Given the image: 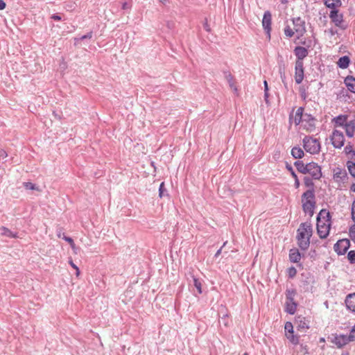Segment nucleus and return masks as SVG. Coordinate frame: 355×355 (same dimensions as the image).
<instances>
[{
  "label": "nucleus",
  "mask_w": 355,
  "mask_h": 355,
  "mask_svg": "<svg viewBox=\"0 0 355 355\" xmlns=\"http://www.w3.org/2000/svg\"><path fill=\"white\" fill-rule=\"evenodd\" d=\"M331 218L330 212L325 209H321L317 216V233L322 239H326L329 234L331 225Z\"/></svg>",
  "instance_id": "1"
},
{
  "label": "nucleus",
  "mask_w": 355,
  "mask_h": 355,
  "mask_svg": "<svg viewBox=\"0 0 355 355\" xmlns=\"http://www.w3.org/2000/svg\"><path fill=\"white\" fill-rule=\"evenodd\" d=\"M297 239L299 247L302 250L308 249L310 245V238L312 236L313 228L310 222L300 224L297 230Z\"/></svg>",
  "instance_id": "2"
},
{
  "label": "nucleus",
  "mask_w": 355,
  "mask_h": 355,
  "mask_svg": "<svg viewBox=\"0 0 355 355\" xmlns=\"http://www.w3.org/2000/svg\"><path fill=\"white\" fill-rule=\"evenodd\" d=\"M302 204L303 211L312 217L316 207L315 190H306L302 193Z\"/></svg>",
  "instance_id": "3"
},
{
  "label": "nucleus",
  "mask_w": 355,
  "mask_h": 355,
  "mask_svg": "<svg viewBox=\"0 0 355 355\" xmlns=\"http://www.w3.org/2000/svg\"><path fill=\"white\" fill-rule=\"evenodd\" d=\"M304 150L311 154H317L320 150V143L317 138L306 136L303 139Z\"/></svg>",
  "instance_id": "4"
},
{
  "label": "nucleus",
  "mask_w": 355,
  "mask_h": 355,
  "mask_svg": "<svg viewBox=\"0 0 355 355\" xmlns=\"http://www.w3.org/2000/svg\"><path fill=\"white\" fill-rule=\"evenodd\" d=\"M296 295L295 289H287L286 291V311L291 315H293L297 310V303L294 298Z\"/></svg>",
  "instance_id": "5"
},
{
  "label": "nucleus",
  "mask_w": 355,
  "mask_h": 355,
  "mask_svg": "<svg viewBox=\"0 0 355 355\" xmlns=\"http://www.w3.org/2000/svg\"><path fill=\"white\" fill-rule=\"evenodd\" d=\"M355 340L354 335H345V334H339L335 335L331 342L335 344L338 348H342L347 344H348L351 341Z\"/></svg>",
  "instance_id": "6"
},
{
  "label": "nucleus",
  "mask_w": 355,
  "mask_h": 355,
  "mask_svg": "<svg viewBox=\"0 0 355 355\" xmlns=\"http://www.w3.org/2000/svg\"><path fill=\"white\" fill-rule=\"evenodd\" d=\"M316 119L310 114H304L303 119L300 121L301 126L309 132L315 130Z\"/></svg>",
  "instance_id": "7"
},
{
  "label": "nucleus",
  "mask_w": 355,
  "mask_h": 355,
  "mask_svg": "<svg viewBox=\"0 0 355 355\" xmlns=\"http://www.w3.org/2000/svg\"><path fill=\"white\" fill-rule=\"evenodd\" d=\"M350 247V241L348 239H343L337 241L334 245V250L339 255L345 254Z\"/></svg>",
  "instance_id": "8"
},
{
  "label": "nucleus",
  "mask_w": 355,
  "mask_h": 355,
  "mask_svg": "<svg viewBox=\"0 0 355 355\" xmlns=\"http://www.w3.org/2000/svg\"><path fill=\"white\" fill-rule=\"evenodd\" d=\"M307 173L310 174L313 179L320 180L322 176L321 167L315 162L308 163Z\"/></svg>",
  "instance_id": "9"
},
{
  "label": "nucleus",
  "mask_w": 355,
  "mask_h": 355,
  "mask_svg": "<svg viewBox=\"0 0 355 355\" xmlns=\"http://www.w3.org/2000/svg\"><path fill=\"white\" fill-rule=\"evenodd\" d=\"M271 24H272V15L269 10H266L263 13V19H262V26L266 32L268 38L270 39V32H271Z\"/></svg>",
  "instance_id": "10"
},
{
  "label": "nucleus",
  "mask_w": 355,
  "mask_h": 355,
  "mask_svg": "<svg viewBox=\"0 0 355 355\" xmlns=\"http://www.w3.org/2000/svg\"><path fill=\"white\" fill-rule=\"evenodd\" d=\"M293 24L295 31L299 35L298 37L302 36L306 32L305 21L300 17H295L293 19Z\"/></svg>",
  "instance_id": "11"
},
{
  "label": "nucleus",
  "mask_w": 355,
  "mask_h": 355,
  "mask_svg": "<svg viewBox=\"0 0 355 355\" xmlns=\"http://www.w3.org/2000/svg\"><path fill=\"white\" fill-rule=\"evenodd\" d=\"M293 52L297 58L296 63H303V60L309 55L307 48L301 46H295Z\"/></svg>",
  "instance_id": "12"
},
{
  "label": "nucleus",
  "mask_w": 355,
  "mask_h": 355,
  "mask_svg": "<svg viewBox=\"0 0 355 355\" xmlns=\"http://www.w3.org/2000/svg\"><path fill=\"white\" fill-rule=\"evenodd\" d=\"M329 17L336 26L345 29V27L341 26V24L343 22V15L339 14L338 10H331Z\"/></svg>",
  "instance_id": "13"
},
{
  "label": "nucleus",
  "mask_w": 355,
  "mask_h": 355,
  "mask_svg": "<svg viewBox=\"0 0 355 355\" xmlns=\"http://www.w3.org/2000/svg\"><path fill=\"white\" fill-rule=\"evenodd\" d=\"M304 77V63H296L295 66V80L297 84H300Z\"/></svg>",
  "instance_id": "14"
},
{
  "label": "nucleus",
  "mask_w": 355,
  "mask_h": 355,
  "mask_svg": "<svg viewBox=\"0 0 355 355\" xmlns=\"http://www.w3.org/2000/svg\"><path fill=\"white\" fill-rule=\"evenodd\" d=\"M331 141L336 148H340L345 143L344 135H331Z\"/></svg>",
  "instance_id": "15"
},
{
  "label": "nucleus",
  "mask_w": 355,
  "mask_h": 355,
  "mask_svg": "<svg viewBox=\"0 0 355 355\" xmlns=\"http://www.w3.org/2000/svg\"><path fill=\"white\" fill-rule=\"evenodd\" d=\"M345 302L347 309L355 313V293L348 294Z\"/></svg>",
  "instance_id": "16"
},
{
  "label": "nucleus",
  "mask_w": 355,
  "mask_h": 355,
  "mask_svg": "<svg viewBox=\"0 0 355 355\" xmlns=\"http://www.w3.org/2000/svg\"><path fill=\"white\" fill-rule=\"evenodd\" d=\"M302 255L297 248H292L289 251V260L292 263H297L301 259Z\"/></svg>",
  "instance_id": "17"
},
{
  "label": "nucleus",
  "mask_w": 355,
  "mask_h": 355,
  "mask_svg": "<svg viewBox=\"0 0 355 355\" xmlns=\"http://www.w3.org/2000/svg\"><path fill=\"white\" fill-rule=\"evenodd\" d=\"M344 83L348 91L355 94V78L353 76H347L344 80Z\"/></svg>",
  "instance_id": "18"
},
{
  "label": "nucleus",
  "mask_w": 355,
  "mask_h": 355,
  "mask_svg": "<svg viewBox=\"0 0 355 355\" xmlns=\"http://www.w3.org/2000/svg\"><path fill=\"white\" fill-rule=\"evenodd\" d=\"M296 324L298 330H305L309 328V321L303 317H297Z\"/></svg>",
  "instance_id": "19"
},
{
  "label": "nucleus",
  "mask_w": 355,
  "mask_h": 355,
  "mask_svg": "<svg viewBox=\"0 0 355 355\" xmlns=\"http://www.w3.org/2000/svg\"><path fill=\"white\" fill-rule=\"evenodd\" d=\"M324 6L331 10H338L342 6L341 0H323Z\"/></svg>",
  "instance_id": "20"
},
{
  "label": "nucleus",
  "mask_w": 355,
  "mask_h": 355,
  "mask_svg": "<svg viewBox=\"0 0 355 355\" xmlns=\"http://www.w3.org/2000/svg\"><path fill=\"white\" fill-rule=\"evenodd\" d=\"M316 43H317V39L314 36H312L311 37L306 38L300 42V44L304 46L303 47L307 48V50L309 49H313L315 46Z\"/></svg>",
  "instance_id": "21"
},
{
  "label": "nucleus",
  "mask_w": 355,
  "mask_h": 355,
  "mask_svg": "<svg viewBox=\"0 0 355 355\" xmlns=\"http://www.w3.org/2000/svg\"><path fill=\"white\" fill-rule=\"evenodd\" d=\"M350 62L351 60L349 56L343 55L338 59L337 65L339 68L345 69L349 67Z\"/></svg>",
  "instance_id": "22"
},
{
  "label": "nucleus",
  "mask_w": 355,
  "mask_h": 355,
  "mask_svg": "<svg viewBox=\"0 0 355 355\" xmlns=\"http://www.w3.org/2000/svg\"><path fill=\"white\" fill-rule=\"evenodd\" d=\"M336 127H343L347 121V116L344 114H340L335 117L334 119Z\"/></svg>",
  "instance_id": "23"
},
{
  "label": "nucleus",
  "mask_w": 355,
  "mask_h": 355,
  "mask_svg": "<svg viewBox=\"0 0 355 355\" xmlns=\"http://www.w3.org/2000/svg\"><path fill=\"white\" fill-rule=\"evenodd\" d=\"M294 166L296 167L298 172L302 174L307 173L308 164H304L302 161H296L294 162Z\"/></svg>",
  "instance_id": "24"
},
{
  "label": "nucleus",
  "mask_w": 355,
  "mask_h": 355,
  "mask_svg": "<svg viewBox=\"0 0 355 355\" xmlns=\"http://www.w3.org/2000/svg\"><path fill=\"white\" fill-rule=\"evenodd\" d=\"M304 107H300L297 109L295 117H294V122L296 125H299L300 123V121L303 119L304 117Z\"/></svg>",
  "instance_id": "25"
},
{
  "label": "nucleus",
  "mask_w": 355,
  "mask_h": 355,
  "mask_svg": "<svg viewBox=\"0 0 355 355\" xmlns=\"http://www.w3.org/2000/svg\"><path fill=\"white\" fill-rule=\"evenodd\" d=\"M304 153L303 150L300 148L295 146L291 149V155L295 159H300L304 156Z\"/></svg>",
  "instance_id": "26"
},
{
  "label": "nucleus",
  "mask_w": 355,
  "mask_h": 355,
  "mask_svg": "<svg viewBox=\"0 0 355 355\" xmlns=\"http://www.w3.org/2000/svg\"><path fill=\"white\" fill-rule=\"evenodd\" d=\"M223 73H224V77L227 80L230 87L231 88H234V89L236 91L237 89L236 87H235L234 85V77L231 74V73L229 71H223Z\"/></svg>",
  "instance_id": "27"
},
{
  "label": "nucleus",
  "mask_w": 355,
  "mask_h": 355,
  "mask_svg": "<svg viewBox=\"0 0 355 355\" xmlns=\"http://www.w3.org/2000/svg\"><path fill=\"white\" fill-rule=\"evenodd\" d=\"M1 235L8 237V238H17V232H12L10 230L6 227H2L1 228Z\"/></svg>",
  "instance_id": "28"
},
{
  "label": "nucleus",
  "mask_w": 355,
  "mask_h": 355,
  "mask_svg": "<svg viewBox=\"0 0 355 355\" xmlns=\"http://www.w3.org/2000/svg\"><path fill=\"white\" fill-rule=\"evenodd\" d=\"M345 133H354L355 130V123L354 121H347V123L343 127Z\"/></svg>",
  "instance_id": "29"
},
{
  "label": "nucleus",
  "mask_w": 355,
  "mask_h": 355,
  "mask_svg": "<svg viewBox=\"0 0 355 355\" xmlns=\"http://www.w3.org/2000/svg\"><path fill=\"white\" fill-rule=\"evenodd\" d=\"M304 185L309 188L308 190H311V189L315 190L314 189V183H313L312 177L310 178L308 176H305L304 178Z\"/></svg>",
  "instance_id": "30"
},
{
  "label": "nucleus",
  "mask_w": 355,
  "mask_h": 355,
  "mask_svg": "<svg viewBox=\"0 0 355 355\" xmlns=\"http://www.w3.org/2000/svg\"><path fill=\"white\" fill-rule=\"evenodd\" d=\"M168 196V194L167 190L165 188L164 182H162L159 184V198H162L164 196Z\"/></svg>",
  "instance_id": "31"
},
{
  "label": "nucleus",
  "mask_w": 355,
  "mask_h": 355,
  "mask_svg": "<svg viewBox=\"0 0 355 355\" xmlns=\"http://www.w3.org/2000/svg\"><path fill=\"white\" fill-rule=\"evenodd\" d=\"M92 35H93V32L92 31H90L89 33H87V34L84 35H82L80 37H76L74 38V40H75V43L74 44L76 45L79 41L80 40H87V39H91L92 37Z\"/></svg>",
  "instance_id": "32"
},
{
  "label": "nucleus",
  "mask_w": 355,
  "mask_h": 355,
  "mask_svg": "<svg viewBox=\"0 0 355 355\" xmlns=\"http://www.w3.org/2000/svg\"><path fill=\"white\" fill-rule=\"evenodd\" d=\"M347 166L350 175L352 177L355 178V162L348 161L347 163Z\"/></svg>",
  "instance_id": "33"
},
{
  "label": "nucleus",
  "mask_w": 355,
  "mask_h": 355,
  "mask_svg": "<svg viewBox=\"0 0 355 355\" xmlns=\"http://www.w3.org/2000/svg\"><path fill=\"white\" fill-rule=\"evenodd\" d=\"M193 280L194 286L196 288L198 293L201 294L202 293L201 282L194 276H193Z\"/></svg>",
  "instance_id": "34"
},
{
  "label": "nucleus",
  "mask_w": 355,
  "mask_h": 355,
  "mask_svg": "<svg viewBox=\"0 0 355 355\" xmlns=\"http://www.w3.org/2000/svg\"><path fill=\"white\" fill-rule=\"evenodd\" d=\"M338 171L334 174V178L344 180L347 177V173L345 171H343L341 169L338 168Z\"/></svg>",
  "instance_id": "35"
},
{
  "label": "nucleus",
  "mask_w": 355,
  "mask_h": 355,
  "mask_svg": "<svg viewBox=\"0 0 355 355\" xmlns=\"http://www.w3.org/2000/svg\"><path fill=\"white\" fill-rule=\"evenodd\" d=\"M349 236L351 240L355 243V223L349 227Z\"/></svg>",
  "instance_id": "36"
},
{
  "label": "nucleus",
  "mask_w": 355,
  "mask_h": 355,
  "mask_svg": "<svg viewBox=\"0 0 355 355\" xmlns=\"http://www.w3.org/2000/svg\"><path fill=\"white\" fill-rule=\"evenodd\" d=\"M288 276L290 279H293L297 274V270L294 266H291L287 270Z\"/></svg>",
  "instance_id": "37"
},
{
  "label": "nucleus",
  "mask_w": 355,
  "mask_h": 355,
  "mask_svg": "<svg viewBox=\"0 0 355 355\" xmlns=\"http://www.w3.org/2000/svg\"><path fill=\"white\" fill-rule=\"evenodd\" d=\"M295 32L293 31V29L290 27V26L287 25L284 28V34L288 37H291L294 35Z\"/></svg>",
  "instance_id": "38"
},
{
  "label": "nucleus",
  "mask_w": 355,
  "mask_h": 355,
  "mask_svg": "<svg viewBox=\"0 0 355 355\" xmlns=\"http://www.w3.org/2000/svg\"><path fill=\"white\" fill-rule=\"evenodd\" d=\"M347 259L350 263H355V250H350L348 252Z\"/></svg>",
  "instance_id": "39"
},
{
  "label": "nucleus",
  "mask_w": 355,
  "mask_h": 355,
  "mask_svg": "<svg viewBox=\"0 0 355 355\" xmlns=\"http://www.w3.org/2000/svg\"><path fill=\"white\" fill-rule=\"evenodd\" d=\"M279 73H280V77H281L282 81L284 83L285 88L286 89H288L287 83L286 81V75H285L284 69H281V68L279 69Z\"/></svg>",
  "instance_id": "40"
},
{
  "label": "nucleus",
  "mask_w": 355,
  "mask_h": 355,
  "mask_svg": "<svg viewBox=\"0 0 355 355\" xmlns=\"http://www.w3.org/2000/svg\"><path fill=\"white\" fill-rule=\"evenodd\" d=\"M24 187L26 189L29 190H37V188L36 187L35 184H33L32 182H24Z\"/></svg>",
  "instance_id": "41"
},
{
  "label": "nucleus",
  "mask_w": 355,
  "mask_h": 355,
  "mask_svg": "<svg viewBox=\"0 0 355 355\" xmlns=\"http://www.w3.org/2000/svg\"><path fill=\"white\" fill-rule=\"evenodd\" d=\"M299 352L300 354H302V355L308 354L309 353V348H308L307 345H303V344H300V345Z\"/></svg>",
  "instance_id": "42"
},
{
  "label": "nucleus",
  "mask_w": 355,
  "mask_h": 355,
  "mask_svg": "<svg viewBox=\"0 0 355 355\" xmlns=\"http://www.w3.org/2000/svg\"><path fill=\"white\" fill-rule=\"evenodd\" d=\"M287 338L293 345H297L299 343V338L297 336L292 334L287 336Z\"/></svg>",
  "instance_id": "43"
},
{
  "label": "nucleus",
  "mask_w": 355,
  "mask_h": 355,
  "mask_svg": "<svg viewBox=\"0 0 355 355\" xmlns=\"http://www.w3.org/2000/svg\"><path fill=\"white\" fill-rule=\"evenodd\" d=\"M285 331L288 332V333H291V334H293V324L291 322H287L286 324H285Z\"/></svg>",
  "instance_id": "44"
},
{
  "label": "nucleus",
  "mask_w": 355,
  "mask_h": 355,
  "mask_svg": "<svg viewBox=\"0 0 355 355\" xmlns=\"http://www.w3.org/2000/svg\"><path fill=\"white\" fill-rule=\"evenodd\" d=\"M203 28L207 32H208V33L211 32V27H210L209 24H208V21H207V18L205 19V21L203 22Z\"/></svg>",
  "instance_id": "45"
},
{
  "label": "nucleus",
  "mask_w": 355,
  "mask_h": 355,
  "mask_svg": "<svg viewBox=\"0 0 355 355\" xmlns=\"http://www.w3.org/2000/svg\"><path fill=\"white\" fill-rule=\"evenodd\" d=\"M351 213H352V219L355 223V200L352 202V204Z\"/></svg>",
  "instance_id": "46"
},
{
  "label": "nucleus",
  "mask_w": 355,
  "mask_h": 355,
  "mask_svg": "<svg viewBox=\"0 0 355 355\" xmlns=\"http://www.w3.org/2000/svg\"><path fill=\"white\" fill-rule=\"evenodd\" d=\"M286 169H287L289 172H291V175L293 176V178H296V176H297V175H296L295 172L294 171V170H293V167H292L290 164H286Z\"/></svg>",
  "instance_id": "47"
},
{
  "label": "nucleus",
  "mask_w": 355,
  "mask_h": 355,
  "mask_svg": "<svg viewBox=\"0 0 355 355\" xmlns=\"http://www.w3.org/2000/svg\"><path fill=\"white\" fill-rule=\"evenodd\" d=\"M51 19L55 20V21H61L62 20V17L60 16V14L58 13H55V14H53L51 16Z\"/></svg>",
  "instance_id": "48"
},
{
  "label": "nucleus",
  "mask_w": 355,
  "mask_h": 355,
  "mask_svg": "<svg viewBox=\"0 0 355 355\" xmlns=\"http://www.w3.org/2000/svg\"><path fill=\"white\" fill-rule=\"evenodd\" d=\"M300 96L301 97L303 98V99H305L306 98V91H305V89L303 88V87H300Z\"/></svg>",
  "instance_id": "49"
},
{
  "label": "nucleus",
  "mask_w": 355,
  "mask_h": 355,
  "mask_svg": "<svg viewBox=\"0 0 355 355\" xmlns=\"http://www.w3.org/2000/svg\"><path fill=\"white\" fill-rule=\"evenodd\" d=\"M347 92L346 90H345L344 88H343L340 93L337 94V98H340L342 96H345V95H347Z\"/></svg>",
  "instance_id": "50"
},
{
  "label": "nucleus",
  "mask_w": 355,
  "mask_h": 355,
  "mask_svg": "<svg viewBox=\"0 0 355 355\" xmlns=\"http://www.w3.org/2000/svg\"><path fill=\"white\" fill-rule=\"evenodd\" d=\"M62 239H63L65 241H67V243H69V244L73 243V240L71 237L67 236H65V235H64V234H63Z\"/></svg>",
  "instance_id": "51"
},
{
  "label": "nucleus",
  "mask_w": 355,
  "mask_h": 355,
  "mask_svg": "<svg viewBox=\"0 0 355 355\" xmlns=\"http://www.w3.org/2000/svg\"><path fill=\"white\" fill-rule=\"evenodd\" d=\"M69 263H70V265L71 266L72 268L76 269V275H78L80 271H79V268L77 267V266L76 264H74L73 262L71 260L69 261Z\"/></svg>",
  "instance_id": "52"
},
{
  "label": "nucleus",
  "mask_w": 355,
  "mask_h": 355,
  "mask_svg": "<svg viewBox=\"0 0 355 355\" xmlns=\"http://www.w3.org/2000/svg\"><path fill=\"white\" fill-rule=\"evenodd\" d=\"M7 156H8V154L5 150H0V159H3L6 158Z\"/></svg>",
  "instance_id": "53"
},
{
  "label": "nucleus",
  "mask_w": 355,
  "mask_h": 355,
  "mask_svg": "<svg viewBox=\"0 0 355 355\" xmlns=\"http://www.w3.org/2000/svg\"><path fill=\"white\" fill-rule=\"evenodd\" d=\"M226 243H227V241H225V242L223 243V246H222L220 249H218V250H217V252H216V254H215V255H214V257L217 258V257H218L221 254L222 248H223L224 246H225Z\"/></svg>",
  "instance_id": "54"
},
{
  "label": "nucleus",
  "mask_w": 355,
  "mask_h": 355,
  "mask_svg": "<svg viewBox=\"0 0 355 355\" xmlns=\"http://www.w3.org/2000/svg\"><path fill=\"white\" fill-rule=\"evenodd\" d=\"M345 151H346V153H352L353 154V155H355V151H354V150H353L352 149V147H351V146H349V147H348V146H346V147H345Z\"/></svg>",
  "instance_id": "55"
},
{
  "label": "nucleus",
  "mask_w": 355,
  "mask_h": 355,
  "mask_svg": "<svg viewBox=\"0 0 355 355\" xmlns=\"http://www.w3.org/2000/svg\"><path fill=\"white\" fill-rule=\"evenodd\" d=\"M130 8H131V6H130L127 2H124V3H122L121 8L123 10L130 9Z\"/></svg>",
  "instance_id": "56"
},
{
  "label": "nucleus",
  "mask_w": 355,
  "mask_h": 355,
  "mask_svg": "<svg viewBox=\"0 0 355 355\" xmlns=\"http://www.w3.org/2000/svg\"><path fill=\"white\" fill-rule=\"evenodd\" d=\"M70 246L72 248V250H73L74 253L77 254L78 253V250H79V248L76 246L74 242H73V243H71Z\"/></svg>",
  "instance_id": "57"
},
{
  "label": "nucleus",
  "mask_w": 355,
  "mask_h": 355,
  "mask_svg": "<svg viewBox=\"0 0 355 355\" xmlns=\"http://www.w3.org/2000/svg\"><path fill=\"white\" fill-rule=\"evenodd\" d=\"M293 178L295 179V184H294L295 187L296 189H297V188H299L300 184L299 179H298V178H297V176H296V178Z\"/></svg>",
  "instance_id": "58"
},
{
  "label": "nucleus",
  "mask_w": 355,
  "mask_h": 355,
  "mask_svg": "<svg viewBox=\"0 0 355 355\" xmlns=\"http://www.w3.org/2000/svg\"><path fill=\"white\" fill-rule=\"evenodd\" d=\"M6 6V4L3 0H0V10H3Z\"/></svg>",
  "instance_id": "59"
},
{
  "label": "nucleus",
  "mask_w": 355,
  "mask_h": 355,
  "mask_svg": "<svg viewBox=\"0 0 355 355\" xmlns=\"http://www.w3.org/2000/svg\"><path fill=\"white\" fill-rule=\"evenodd\" d=\"M268 97L269 93L268 92H264V99L266 103H268Z\"/></svg>",
  "instance_id": "60"
},
{
  "label": "nucleus",
  "mask_w": 355,
  "mask_h": 355,
  "mask_svg": "<svg viewBox=\"0 0 355 355\" xmlns=\"http://www.w3.org/2000/svg\"><path fill=\"white\" fill-rule=\"evenodd\" d=\"M263 85H264V92H268L269 88H268V83L266 80L263 81Z\"/></svg>",
  "instance_id": "61"
},
{
  "label": "nucleus",
  "mask_w": 355,
  "mask_h": 355,
  "mask_svg": "<svg viewBox=\"0 0 355 355\" xmlns=\"http://www.w3.org/2000/svg\"><path fill=\"white\" fill-rule=\"evenodd\" d=\"M349 334H353V335H354V337H355V324L352 327Z\"/></svg>",
  "instance_id": "62"
},
{
  "label": "nucleus",
  "mask_w": 355,
  "mask_h": 355,
  "mask_svg": "<svg viewBox=\"0 0 355 355\" xmlns=\"http://www.w3.org/2000/svg\"><path fill=\"white\" fill-rule=\"evenodd\" d=\"M53 114L55 116V118H58L59 119H61L60 116L58 114H57L56 112L53 111Z\"/></svg>",
  "instance_id": "63"
},
{
  "label": "nucleus",
  "mask_w": 355,
  "mask_h": 355,
  "mask_svg": "<svg viewBox=\"0 0 355 355\" xmlns=\"http://www.w3.org/2000/svg\"><path fill=\"white\" fill-rule=\"evenodd\" d=\"M350 189H351L352 191L355 192V183H353L351 185Z\"/></svg>",
  "instance_id": "64"
}]
</instances>
